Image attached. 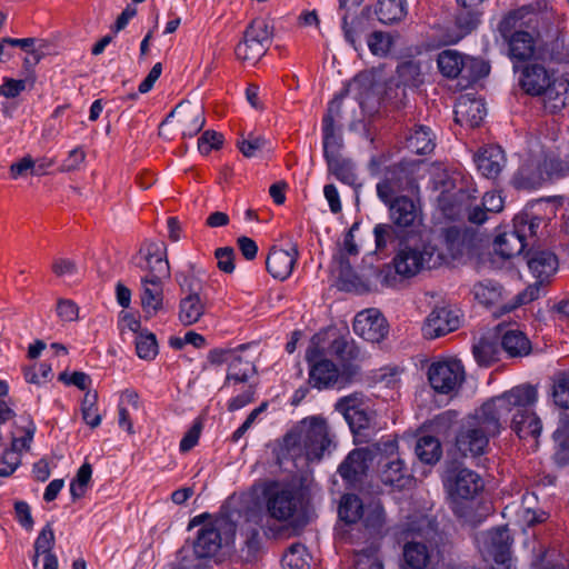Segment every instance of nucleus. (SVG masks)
<instances>
[{
  "mask_svg": "<svg viewBox=\"0 0 569 569\" xmlns=\"http://www.w3.org/2000/svg\"><path fill=\"white\" fill-rule=\"evenodd\" d=\"M283 446L292 458L303 457L308 462H319L331 455L337 441L326 419L308 417L286 435Z\"/></svg>",
  "mask_w": 569,
  "mask_h": 569,
  "instance_id": "obj_1",
  "label": "nucleus"
},
{
  "mask_svg": "<svg viewBox=\"0 0 569 569\" xmlns=\"http://www.w3.org/2000/svg\"><path fill=\"white\" fill-rule=\"evenodd\" d=\"M536 401V388L530 385H520L483 402L467 419L483 433L495 438L505 429L506 417L513 410V407L533 405Z\"/></svg>",
  "mask_w": 569,
  "mask_h": 569,
  "instance_id": "obj_2",
  "label": "nucleus"
},
{
  "mask_svg": "<svg viewBox=\"0 0 569 569\" xmlns=\"http://www.w3.org/2000/svg\"><path fill=\"white\" fill-rule=\"evenodd\" d=\"M442 262V253L431 244L407 246L397 252L391 263L381 268L378 280L385 287L397 288L403 280L425 270L438 268Z\"/></svg>",
  "mask_w": 569,
  "mask_h": 569,
  "instance_id": "obj_3",
  "label": "nucleus"
},
{
  "mask_svg": "<svg viewBox=\"0 0 569 569\" xmlns=\"http://www.w3.org/2000/svg\"><path fill=\"white\" fill-rule=\"evenodd\" d=\"M402 556L411 569H427L439 558L442 535L437 526L423 518L409 525L405 531Z\"/></svg>",
  "mask_w": 569,
  "mask_h": 569,
  "instance_id": "obj_4",
  "label": "nucleus"
},
{
  "mask_svg": "<svg viewBox=\"0 0 569 569\" xmlns=\"http://www.w3.org/2000/svg\"><path fill=\"white\" fill-rule=\"evenodd\" d=\"M440 207L443 214L452 220L467 218L475 224H481L487 220V213L500 212L503 208L502 197L496 192H486L481 203H477V197L466 190L440 197Z\"/></svg>",
  "mask_w": 569,
  "mask_h": 569,
  "instance_id": "obj_5",
  "label": "nucleus"
},
{
  "mask_svg": "<svg viewBox=\"0 0 569 569\" xmlns=\"http://www.w3.org/2000/svg\"><path fill=\"white\" fill-rule=\"evenodd\" d=\"M527 263L537 281L528 286L522 292L518 293L515 302L510 306H503V312H510L513 309L529 303L538 298L540 287L547 283L558 270V258L545 249H532L527 253Z\"/></svg>",
  "mask_w": 569,
  "mask_h": 569,
  "instance_id": "obj_6",
  "label": "nucleus"
},
{
  "mask_svg": "<svg viewBox=\"0 0 569 569\" xmlns=\"http://www.w3.org/2000/svg\"><path fill=\"white\" fill-rule=\"evenodd\" d=\"M320 338L315 336L306 352V360L310 365V383L321 389L333 386H342L350 381L351 377L357 375L358 368L350 366L347 368V377L339 373L336 365L325 358V349L319 346Z\"/></svg>",
  "mask_w": 569,
  "mask_h": 569,
  "instance_id": "obj_7",
  "label": "nucleus"
},
{
  "mask_svg": "<svg viewBox=\"0 0 569 569\" xmlns=\"http://www.w3.org/2000/svg\"><path fill=\"white\" fill-rule=\"evenodd\" d=\"M442 482L448 496L453 501L471 500L485 487L482 478L476 471L457 461L446 466Z\"/></svg>",
  "mask_w": 569,
  "mask_h": 569,
  "instance_id": "obj_8",
  "label": "nucleus"
},
{
  "mask_svg": "<svg viewBox=\"0 0 569 569\" xmlns=\"http://www.w3.org/2000/svg\"><path fill=\"white\" fill-rule=\"evenodd\" d=\"M273 36V26L268 18H256L247 27L243 41L236 48V56L242 62L254 64L267 52Z\"/></svg>",
  "mask_w": 569,
  "mask_h": 569,
  "instance_id": "obj_9",
  "label": "nucleus"
},
{
  "mask_svg": "<svg viewBox=\"0 0 569 569\" xmlns=\"http://www.w3.org/2000/svg\"><path fill=\"white\" fill-rule=\"evenodd\" d=\"M268 516L279 522H288L301 507L300 495L291 487L270 482L263 489Z\"/></svg>",
  "mask_w": 569,
  "mask_h": 569,
  "instance_id": "obj_10",
  "label": "nucleus"
},
{
  "mask_svg": "<svg viewBox=\"0 0 569 569\" xmlns=\"http://www.w3.org/2000/svg\"><path fill=\"white\" fill-rule=\"evenodd\" d=\"M133 262L144 274L140 279H170V264L167 248L161 242H144L133 258Z\"/></svg>",
  "mask_w": 569,
  "mask_h": 569,
  "instance_id": "obj_11",
  "label": "nucleus"
},
{
  "mask_svg": "<svg viewBox=\"0 0 569 569\" xmlns=\"http://www.w3.org/2000/svg\"><path fill=\"white\" fill-rule=\"evenodd\" d=\"M440 72L448 78L461 76L466 80H477L489 72V68L480 60L463 57L455 50H445L438 57Z\"/></svg>",
  "mask_w": 569,
  "mask_h": 569,
  "instance_id": "obj_12",
  "label": "nucleus"
},
{
  "mask_svg": "<svg viewBox=\"0 0 569 569\" xmlns=\"http://www.w3.org/2000/svg\"><path fill=\"white\" fill-rule=\"evenodd\" d=\"M430 386L438 393L457 391L465 380V369L457 359H442L432 362L428 369Z\"/></svg>",
  "mask_w": 569,
  "mask_h": 569,
  "instance_id": "obj_13",
  "label": "nucleus"
},
{
  "mask_svg": "<svg viewBox=\"0 0 569 569\" xmlns=\"http://www.w3.org/2000/svg\"><path fill=\"white\" fill-rule=\"evenodd\" d=\"M356 229H358V223H355L345 234L342 246L336 261L338 263V278L341 282V288L347 291L360 292L366 289V286L360 277L352 270L350 262V257H356L359 253V249L353 237Z\"/></svg>",
  "mask_w": 569,
  "mask_h": 569,
  "instance_id": "obj_14",
  "label": "nucleus"
},
{
  "mask_svg": "<svg viewBox=\"0 0 569 569\" xmlns=\"http://www.w3.org/2000/svg\"><path fill=\"white\" fill-rule=\"evenodd\" d=\"M171 118L177 119L178 129L183 137H193L201 131L206 123L204 108L201 103L182 101L167 116L159 127V136H162V128Z\"/></svg>",
  "mask_w": 569,
  "mask_h": 569,
  "instance_id": "obj_15",
  "label": "nucleus"
},
{
  "mask_svg": "<svg viewBox=\"0 0 569 569\" xmlns=\"http://www.w3.org/2000/svg\"><path fill=\"white\" fill-rule=\"evenodd\" d=\"M423 82L420 64L415 61H406L398 66L397 76L390 80L385 90L383 99L399 106L406 97L407 87H419Z\"/></svg>",
  "mask_w": 569,
  "mask_h": 569,
  "instance_id": "obj_16",
  "label": "nucleus"
},
{
  "mask_svg": "<svg viewBox=\"0 0 569 569\" xmlns=\"http://www.w3.org/2000/svg\"><path fill=\"white\" fill-rule=\"evenodd\" d=\"M413 187L412 171L407 164L396 163L386 168L383 177L377 184V194L383 202L398 198V193Z\"/></svg>",
  "mask_w": 569,
  "mask_h": 569,
  "instance_id": "obj_17",
  "label": "nucleus"
},
{
  "mask_svg": "<svg viewBox=\"0 0 569 569\" xmlns=\"http://www.w3.org/2000/svg\"><path fill=\"white\" fill-rule=\"evenodd\" d=\"M531 406L532 405L513 407L512 411H515V413L511 419L510 428L520 439L531 440V447L537 448L542 423L536 412L530 409Z\"/></svg>",
  "mask_w": 569,
  "mask_h": 569,
  "instance_id": "obj_18",
  "label": "nucleus"
},
{
  "mask_svg": "<svg viewBox=\"0 0 569 569\" xmlns=\"http://www.w3.org/2000/svg\"><path fill=\"white\" fill-rule=\"evenodd\" d=\"M228 526L231 527L226 518H219L198 531L193 543L197 558H209L218 552L222 545L221 530Z\"/></svg>",
  "mask_w": 569,
  "mask_h": 569,
  "instance_id": "obj_19",
  "label": "nucleus"
},
{
  "mask_svg": "<svg viewBox=\"0 0 569 569\" xmlns=\"http://www.w3.org/2000/svg\"><path fill=\"white\" fill-rule=\"evenodd\" d=\"M392 223L400 228H415L421 223L422 212L419 203L407 196H400L386 203Z\"/></svg>",
  "mask_w": 569,
  "mask_h": 569,
  "instance_id": "obj_20",
  "label": "nucleus"
},
{
  "mask_svg": "<svg viewBox=\"0 0 569 569\" xmlns=\"http://www.w3.org/2000/svg\"><path fill=\"white\" fill-rule=\"evenodd\" d=\"M353 330L367 341L379 342L386 337L388 325L377 309H367L356 316Z\"/></svg>",
  "mask_w": 569,
  "mask_h": 569,
  "instance_id": "obj_21",
  "label": "nucleus"
},
{
  "mask_svg": "<svg viewBox=\"0 0 569 569\" xmlns=\"http://www.w3.org/2000/svg\"><path fill=\"white\" fill-rule=\"evenodd\" d=\"M489 439L487 433H483L466 418L456 436V447L465 457H477L486 451Z\"/></svg>",
  "mask_w": 569,
  "mask_h": 569,
  "instance_id": "obj_22",
  "label": "nucleus"
},
{
  "mask_svg": "<svg viewBox=\"0 0 569 569\" xmlns=\"http://www.w3.org/2000/svg\"><path fill=\"white\" fill-rule=\"evenodd\" d=\"M167 280L140 279V305L147 319L164 310L163 287Z\"/></svg>",
  "mask_w": 569,
  "mask_h": 569,
  "instance_id": "obj_23",
  "label": "nucleus"
},
{
  "mask_svg": "<svg viewBox=\"0 0 569 569\" xmlns=\"http://www.w3.org/2000/svg\"><path fill=\"white\" fill-rule=\"evenodd\" d=\"M459 327V318L446 307L435 308L427 317L422 332L427 339L445 336Z\"/></svg>",
  "mask_w": 569,
  "mask_h": 569,
  "instance_id": "obj_24",
  "label": "nucleus"
},
{
  "mask_svg": "<svg viewBox=\"0 0 569 569\" xmlns=\"http://www.w3.org/2000/svg\"><path fill=\"white\" fill-rule=\"evenodd\" d=\"M483 552L497 563H506L510 558L511 539L505 527L491 529L482 535Z\"/></svg>",
  "mask_w": 569,
  "mask_h": 569,
  "instance_id": "obj_25",
  "label": "nucleus"
},
{
  "mask_svg": "<svg viewBox=\"0 0 569 569\" xmlns=\"http://www.w3.org/2000/svg\"><path fill=\"white\" fill-rule=\"evenodd\" d=\"M487 110L481 99H476L470 94H463L459 97L455 104V120L461 126L470 128L479 127L485 117Z\"/></svg>",
  "mask_w": 569,
  "mask_h": 569,
  "instance_id": "obj_26",
  "label": "nucleus"
},
{
  "mask_svg": "<svg viewBox=\"0 0 569 569\" xmlns=\"http://www.w3.org/2000/svg\"><path fill=\"white\" fill-rule=\"evenodd\" d=\"M473 159L479 172L488 179H496L507 162L505 151L496 144L480 148Z\"/></svg>",
  "mask_w": 569,
  "mask_h": 569,
  "instance_id": "obj_27",
  "label": "nucleus"
},
{
  "mask_svg": "<svg viewBox=\"0 0 569 569\" xmlns=\"http://www.w3.org/2000/svg\"><path fill=\"white\" fill-rule=\"evenodd\" d=\"M503 42L507 44V54L513 63L528 61L539 53L538 39L529 31L515 34Z\"/></svg>",
  "mask_w": 569,
  "mask_h": 569,
  "instance_id": "obj_28",
  "label": "nucleus"
},
{
  "mask_svg": "<svg viewBox=\"0 0 569 569\" xmlns=\"http://www.w3.org/2000/svg\"><path fill=\"white\" fill-rule=\"evenodd\" d=\"M373 460V452L368 448L352 450L345 461L339 466L340 476L349 481L356 482L366 475L369 463Z\"/></svg>",
  "mask_w": 569,
  "mask_h": 569,
  "instance_id": "obj_29",
  "label": "nucleus"
},
{
  "mask_svg": "<svg viewBox=\"0 0 569 569\" xmlns=\"http://www.w3.org/2000/svg\"><path fill=\"white\" fill-rule=\"evenodd\" d=\"M297 257V248L289 251L272 247L266 260L267 270L274 279L284 280L291 274Z\"/></svg>",
  "mask_w": 569,
  "mask_h": 569,
  "instance_id": "obj_30",
  "label": "nucleus"
},
{
  "mask_svg": "<svg viewBox=\"0 0 569 569\" xmlns=\"http://www.w3.org/2000/svg\"><path fill=\"white\" fill-rule=\"evenodd\" d=\"M323 156L330 173L346 184H356L357 174L355 166L350 159L342 156L341 149L330 150L328 153H323Z\"/></svg>",
  "mask_w": 569,
  "mask_h": 569,
  "instance_id": "obj_31",
  "label": "nucleus"
},
{
  "mask_svg": "<svg viewBox=\"0 0 569 569\" xmlns=\"http://www.w3.org/2000/svg\"><path fill=\"white\" fill-rule=\"evenodd\" d=\"M540 96H543L545 109L550 113H557L569 100V81L562 78L553 79Z\"/></svg>",
  "mask_w": 569,
  "mask_h": 569,
  "instance_id": "obj_32",
  "label": "nucleus"
},
{
  "mask_svg": "<svg viewBox=\"0 0 569 569\" xmlns=\"http://www.w3.org/2000/svg\"><path fill=\"white\" fill-rule=\"evenodd\" d=\"M381 481L398 490L405 489L412 483V476L405 462L397 458L382 466L380 473Z\"/></svg>",
  "mask_w": 569,
  "mask_h": 569,
  "instance_id": "obj_33",
  "label": "nucleus"
},
{
  "mask_svg": "<svg viewBox=\"0 0 569 569\" xmlns=\"http://www.w3.org/2000/svg\"><path fill=\"white\" fill-rule=\"evenodd\" d=\"M551 78L546 68L540 64L527 66L521 74L520 84L522 89L532 96H540L547 86L550 84Z\"/></svg>",
  "mask_w": 569,
  "mask_h": 569,
  "instance_id": "obj_34",
  "label": "nucleus"
},
{
  "mask_svg": "<svg viewBox=\"0 0 569 569\" xmlns=\"http://www.w3.org/2000/svg\"><path fill=\"white\" fill-rule=\"evenodd\" d=\"M340 99H333L328 107L326 116L323 117V153H328V151L333 149H342V139L336 133L335 129V117L340 113Z\"/></svg>",
  "mask_w": 569,
  "mask_h": 569,
  "instance_id": "obj_35",
  "label": "nucleus"
},
{
  "mask_svg": "<svg viewBox=\"0 0 569 569\" xmlns=\"http://www.w3.org/2000/svg\"><path fill=\"white\" fill-rule=\"evenodd\" d=\"M526 246L521 230L516 228L497 236L495 240L496 252L505 259L518 256Z\"/></svg>",
  "mask_w": 569,
  "mask_h": 569,
  "instance_id": "obj_36",
  "label": "nucleus"
},
{
  "mask_svg": "<svg viewBox=\"0 0 569 569\" xmlns=\"http://www.w3.org/2000/svg\"><path fill=\"white\" fill-rule=\"evenodd\" d=\"M500 347L501 338L499 335H487L473 346V356L480 366H490L498 361Z\"/></svg>",
  "mask_w": 569,
  "mask_h": 569,
  "instance_id": "obj_37",
  "label": "nucleus"
},
{
  "mask_svg": "<svg viewBox=\"0 0 569 569\" xmlns=\"http://www.w3.org/2000/svg\"><path fill=\"white\" fill-rule=\"evenodd\" d=\"M370 536H381L386 525V515L379 500H370L361 511V518Z\"/></svg>",
  "mask_w": 569,
  "mask_h": 569,
  "instance_id": "obj_38",
  "label": "nucleus"
},
{
  "mask_svg": "<svg viewBox=\"0 0 569 569\" xmlns=\"http://www.w3.org/2000/svg\"><path fill=\"white\" fill-rule=\"evenodd\" d=\"M500 338L501 348L510 357H525L531 351V342L522 331L508 330Z\"/></svg>",
  "mask_w": 569,
  "mask_h": 569,
  "instance_id": "obj_39",
  "label": "nucleus"
},
{
  "mask_svg": "<svg viewBox=\"0 0 569 569\" xmlns=\"http://www.w3.org/2000/svg\"><path fill=\"white\" fill-rule=\"evenodd\" d=\"M204 313V303L198 293H190L179 303V321L183 326H191L200 320Z\"/></svg>",
  "mask_w": 569,
  "mask_h": 569,
  "instance_id": "obj_40",
  "label": "nucleus"
},
{
  "mask_svg": "<svg viewBox=\"0 0 569 569\" xmlns=\"http://www.w3.org/2000/svg\"><path fill=\"white\" fill-rule=\"evenodd\" d=\"M553 459L560 467L569 463V415L561 418L560 425L553 433Z\"/></svg>",
  "mask_w": 569,
  "mask_h": 569,
  "instance_id": "obj_41",
  "label": "nucleus"
},
{
  "mask_svg": "<svg viewBox=\"0 0 569 569\" xmlns=\"http://www.w3.org/2000/svg\"><path fill=\"white\" fill-rule=\"evenodd\" d=\"M406 148L417 154H426L433 150V134L425 126L417 127L406 138Z\"/></svg>",
  "mask_w": 569,
  "mask_h": 569,
  "instance_id": "obj_42",
  "label": "nucleus"
},
{
  "mask_svg": "<svg viewBox=\"0 0 569 569\" xmlns=\"http://www.w3.org/2000/svg\"><path fill=\"white\" fill-rule=\"evenodd\" d=\"M481 11L479 7L459 4L455 14V24L459 31V38L473 31L480 22Z\"/></svg>",
  "mask_w": 569,
  "mask_h": 569,
  "instance_id": "obj_43",
  "label": "nucleus"
},
{
  "mask_svg": "<svg viewBox=\"0 0 569 569\" xmlns=\"http://www.w3.org/2000/svg\"><path fill=\"white\" fill-rule=\"evenodd\" d=\"M378 19L385 24H390L402 20L406 14L405 0H379L376 10Z\"/></svg>",
  "mask_w": 569,
  "mask_h": 569,
  "instance_id": "obj_44",
  "label": "nucleus"
},
{
  "mask_svg": "<svg viewBox=\"0 0 569 569\" xmlns=\"http://www.w3.org/2000/svg\"><path fill=\"white\" fill-rule=\"evenodd\" d=\"M416 455L425 463L433 465L441 458L440 441L433 436H422L416 445Z\"/></svg>",
  "mask_w": 569,
  "mask_h": 569,
  "instance_id": "obj_45",
  "label": "nucleus"
},
{
  "mask_svg": "<svg viewBox=\"0 0 569 569\" xmlns=\"http://www.w3.org/2000/svg\"><path fill=\"white\" fill-rule=\"evenodd\" d=\"M527 13L525 8L509 11L507 14L502 17L500 22L498 23V32L503 39V41L511 39L515 34L520 32H525L521 27L523 26V18Z\"/></svg>",
  "mask_w": 569,
  "mask_h": 569,
  "instance_id": "obj_46",
  "label": "nucleus"
},
{
  "mask_svg": "<svg viewBox=\"0 0 569 569\" xmlns=\"http://www.w3.org/2000/svg\"><path fill=\"white\" fill-rule=\"evenodd\" d=\"M256 367L251 359L242 357L236 352L229 363L227 381L246 382L251 375L256 373Z\"/></svg>",
  "mask_w": 569,
  "mask_h": 569,
  "instance_id": "obj_47",
  "label": "nucleus"
},
{
  "mask_svg": "<svg viewBox=\"0 0 569 569\" xmlns=\"http://www.w3.org/2000/svg\"><path fill=\"white\" fill-rule=\"evenodd\" d=\"M37 428L31 419H26V423L17 426V429L11 432V445L9 450L20 456L21 450H29L33 440Z\"/></svg>",
  "mask_w": 569,
  "mask_h": 569,
  "instance_id": "obj_48",
  "label": "nucleus"
},
{
  "mask_svg": "<svg viewBox=\"0 0 569 569\" xmlns=\"http://www.w3.org/2000/svg\"><path fill=\"white\" fill-rule=\"evenodd\" d=\"M329 353L336 356L342 363L357 360L359 358V349L347 336L335 338L329 346Z\"/></svg>",
  "mask_w": 569,
  "mask_h": 569,
  "instance_id": "obj_49",
  "label": "nucleus"
},
{
  "mask_svg": "<svg viewBox=\"0 0 569 569\" xmlns=\"http://www.w3.org/2000/svg\"><path fill=\"white\" fill-rule=\"evenodd\" d=\"M472 293L475 299L487 307L497 305L502 296V288L491 281H480L473 286Z\"/></svg>",
  "mask_w": 569,
  "mask_h": 569,
  "instance_id": "obj_50",
  "label": "nucleus"
},
{
  "mask_svg": "<svg viewBox=\"0 0 569 569\" xmlns=\"http://www.w3.org/2000/svg\"><path fill=\"white\" fill-rule=\"evenodd\" d=\"M365 503L356 495L342 496L338 509L339 517L346 523H355L361 518Z\"/></svg>",
  "mask_w": 569,
  "mask_h": 569,
  "instance_id": "obj_51",
  "label": "nucleus"
},
{
  "mask_svg": "<svg viewBox=\"0 0 569 569\" xmlns=\"http://www.w3.org/2000/svg\"><path fill=\"white\" fill-rule=\"evenodd\" d=\"M307 549L301 543H292L282 557L283 569H308Z\"/></svg>",
  "mask_w": 569,
  "mask_h": 569,
  "instance_id": "obj_52",
  "label": "nucleus"
},
{
  "mask_svg": "<svg viewBox=\"0 0 569 569\" xmlns=\"http://www.w3.org/2000/svg\"><path fill=\"white\" fill-rule=\"evenodd\" d=\"M136 350L139 358L151 360L158 355L156 336L151 332H140L136 339Z\"/></svg>",
  "mask_w": 569,
  "mask_h": 569,
  "instance_id": "obj_53",
  "label": "nucleus"
},
{
  "mask_svg": "<svg viewBox=\"0 0 569 569\" xmlns=\"http://www.w3.org/2000/svg\"><path fill=\"white\" fill-rule=\"evenodd\" d=\"M367 43L372 54L385 57L390 51L392 38L383 31H373L368 36Z\"/></svg>",
  "mask_w": 569,
  "mask_h": 569,
  "instance_id": "obj_54",
  "label": "nucleus"
},
{
  "mask_svg": "<svg viewBox=\"0 0 569 569\" xmlns=\"http://www.w3.org/2000/svg\"><path fill=\"white\" fill-rule=\"evenodd\" d=\"M365 0H339V9L345 13L342 16V29L346 39L356 48V38L352 28L349 26V16L359 8Z\"/></svg>",
  "mask_w": 569,
  "mask_h": 569,
  "instance_id": "obj_55",
  "label": "nucleus"
},
{
  "mask_svg": "<svg viewBox=\"0 0 569 569\" xmlns=\"http://www.w3.org/2000/svg\"><path fill=\"white\" fill-rule=\"evenodd\" d=\"M552 397L555 403L560 407L569 408V372L559 373L553 383Z\"/></svg>",
  "mask_w": 569,
  "mask_h": 569,
  "instance_id": "obj_56",
  "label": "nucleus"
},
{
  "mask_svg": "<svg viewBox=\"0 0 569 569\" xmlns=\"http://www.w3.org/2000/svg\"><path fill=\"white\" fill-rule=\"evenodd\" d=\"M56 537L52 529V525L47 523L41 531L39 532L36 541H34V551L36 553H42L43 556L52 555V549L54 547Z\"/></svg>",
  "mask_w": 569,
  "mask_h": 569,
  "instance_id": "obj_57",
  "label": "nucleus"
},
{
  "mask_svg": "<svg viewBox=\"0 0 569 569\" xmlns=\"http://www.w3.org/2000/svg\"><path fill=\"white\" fill-rule=\"evenodd\" d=\"M355 569H383L381 560L377 557L376 548L357 551L355 553Z\"/></svg>",
  "mask_w": 569,
  "mask_h": 569,
  "instance_id": "obj_58",
  "label": "nucleus"
},
{
  "mask_svg": "<svg viewBox=\"0 0 569 569\" xmlns=\"http://www.w3.org/2000/svg\"><path fill=\"white\" fill-rule=\"evenodd\" d=\"M52 369L49 363H40L39 372L36 370V366H28L23 368V377L28 383L40 386L51 379Z\"/></svg>",
  "mask_w": 569,
  "mask_h": 569,
  "instance_id": "obj_59",
  "label": "nucleus"
},
{
  "mask_svg": "<svg viewBox=\"0 0 569 569\" xmlns=\"http://www.w3.org/2000/svg\"><path fill=\"white\" fill-rule=\"evenodd\" d=\"M343 417L348 421L355 435H358L361 430L369 428L371 422V416L360 407L351 412L347 411V415Z\"/></svg>",
  "mask_w": 569,
  "mask_h": 569,
  "instance_id": "obj_60",
  "label": "nucleus"
},
{
  "mask_svg": "<svg viewBox=\"0 0 569 569\" xmlns=\"http://www.w3.org/2000/svg\"><path fill=\"white\" fill-rule=\"evenodd\" d=\"M34 38H26V39H3V42L9 43L11 46H18L24 50H29V52L33 56L34 61L39 62L40 59L46 54L44 50L48 48V43L41 41L38 48H33L36 43Z\"/></svg>",
  "mask_w": 569,
  "mask_h": 569,
  "instance_id": "obj_61",
  "label": "nucleus"
},
{
  "mask_svg": "<svg viewBox=\"0 0 569 569\" xmlns=\"http://www.w3.org/2000/svg\"><path fill=\"white\" fill-rule=\"evenodd\" d=\"M79 311L80 309L73 300L66 298L57 300L56 312L60 320L74 322L79 319Z\"/></svg>",
  "mask_w": 569,
  "mask_h": 569,
  "instance_id": "obj_62",
  "label": "nucleus"
},
{
  "mask_svg": "<svg viewBox=\"0 0 569 569\" xmlns=\"http://www.w3.org/2000/svg\"><path fill=\"white\" fill-rule=\"evenodd\" d=\"M10 177L13 180L37 173L36 161L30 156H24L9 167Z\"/></svg>",
  "mask_w": 569,
  "mask_h": 569,
  "instance_id": "obj_63",
  "label": "nucleus"
},
{
  "mask_svg": "<svg viewBox=\"0 0 569 569\" xmlns=\"http://www.w3.org/2000/svg\"><path fill=\"white\" fill-rule=\"evenodd\" d=\"M223 142L222 134L208 130L202 133L198 140V149L202 154H208L212 149L221 148Z\"/></svg>",
  "mask_w": 569,
  "mask_h": 569,
  "instance_id": "obj_64",
  "label": "nucleus"
}]
</instances>
